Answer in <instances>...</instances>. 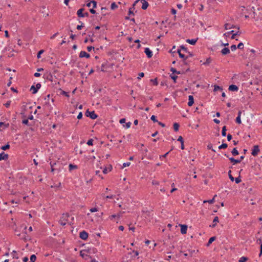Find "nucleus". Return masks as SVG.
<instances>
[{
  "label": "nucleus",
  "instance_id": "obj_62",
  "mask_svg": "<svg viewBox=\"0 0 262 262\" xmlns=\"http://www.w3.org/2000/svg\"><path fill=\"white\" fill-rule=\"evenodd\" d=\"M82 112H79L77 118L78 119H81L82 118Z\"/></svg>",
  "mask_w": 262,
  "mask_h": 262
},
{
  "label": "nucleus",
  "instance_id": "obj_47",
  "mask_svg": "<svg viewBox=\"0 0 262 262\" xmlns=\"http://www.w3.org/2000/svg\"><path fill=\"white\" fill-rule=\"evenodd\" d=\"M248 258L246 257L243 256L240 258L239 260V262H246Z\"/></svg>",
  "mask_w": 262,
  "mask_h": 262
},
{
  "label": "nucleus",
  "instance_id": "obj_20",
  "mask_svg": "<svg viewBox=\"0 0 262 262\" xmlns=\"http://www.w3.org/2000/svg\"><path fill=\"white\" fill-rule=\"evenodd\" d=\"M17 178H18L19 179V180H17V183H18L20 184L24 183V178L21 177V175L20 174V173H17Z\"/></svg>",
  "mask_w": 262,
  "mask_h": 262
},
{
  "label": "nucleus",
  "instance_id": "obj_50",
  "mask_svg": "<svg viewBox=\"0 0 262 262\" xmlns=\"http://www.w3.org/2000/svg\"><path fill=\"white\" fill-rule=\"evenodd\" d=\"M31 107H29V108H26V105H24L22 106V111L21 112H26V110H30Z\"/></svg>",
  "mask_w": 262,
  "mask_h": 262
},
{
  "label": "nucleus",
  "instance_id": "obj_22",
  "mask_svg": "<svg viewBox=\"0 0 262 262\" xmlns=\"http://www.w3.org/2000/svg\"><path fill=\"white\" fill-rule=\"evenodd\" d=\"M216 239V237L215 236H212V237H211L209 240H208V243H207L206 244V246L208 247L210 245V244L213 242H214L215 240Z\"/></svg>",
  "mask_w": 262,
  "mask_h": 262
},
{
  "label": "nucleus",
  "instance_id": "obj_33",
  "mask_svg": "<svg viewBox=\"0 0 262 262\" xmlns=\"http://www.w3.org/2000/svg\"><path fill=\"white\" fill-rule=\"evenodd\" d=\"M218 90L222 91L223 90L222 87H221L220 86H219V85H215L214 86V90H213V91H217Z\"/></svg>",
  "mask_w": 262,
  "mask_h": 262
},
{
  "label": "nucleus",
  "instance_id": "obj_15",
  "mask_svg": "<svg viewBox=\"0 0 262 262\" xmlns=\"http://www.w3.org/2000/svg\"><path fill=\"white\" fill-rule=\"evenodd\" d=\"M241 114H242L241 111H239L238 112L237 117H236V118L235 119V122L238 124H240L242 123L241 119Z\"/></svg>",
  "mask_w": 262,
  "mask_h": 262
},
{
  "label": "nucleus",
  "instance_id": "obj_39",
  "mask_svg": "<svg viewBox=\"0 0 262 262\" xmlns=\"http://www.w3.org/2000/svg\"><path fill=\"white\" fill-rule=\"evenodd\" d=\"M259 244H260V252H259V256L260 257L262 255V241L260 239H259Z\"/></svg>",
  "mask_w": 262,
  "mask_h": 262
},
{
  "label": "nucleus",
  "instance_id": "obj_5",
  "mask_svg": "<svg viewBox=\"0 0 262 262\" xmlns=\"http://www.w3.org/2000/svg\"><path fill=\"white\" fill-rule=\"evenodd\" d=\"M241 32L239 31V30H237V31L236 32H235L234 30H231L229 32H228L227 33H225L224 34V35H226V34H232V36L231 37V39H234L235 38V36H237V35H240L241 34Z\"/></svg>",
  "mask_w": 262,
  "mask_h": 262
},
{
  "label": "nucleus",
  "instance_id": "obj_56",
  "mask_svg": "<svg viewBox=\"0 0 262 262\" xmlns=\"http://www.w3.org/2000/svg\"><path fill=\"white\" fill-rule=\"evenodd\" d=\"M90 211L91 212H97L98 211V208H96V207H94V208H92L91 209H90Z\"/></svg>",
  "mask_w": 262,
  "mask_h": 262
},
{
  "label": "nucleus",
  "instance_id": "obj_46",
  "mask_svg": "<svg viewBox=\"0 0 262 262\" xmlns=\"http://www.w3.org/2000/svg\"><path fill=\"white\" fill-rule=\"evenodd\" d=\"M150 81L152 82L153 83V84L154 85H157L158 84V81H157V78H155V79H150Z\"/></svg>",
  "mask_w": 262,
  "mask_h": 262
},
{
  "label": "nucleus",
  "instance_id": "obj_25",
  "mask_svg": "<svg viewBox=\"0 0 262 262\" xmlns=\"http://www.w3.org/2000/svg\"><path fill=\"white\" fill-rule=\"evenodd\" d=\"M173 129L175 132H177L179 130V127H180V125L179 123H173Z\"/></svg>",
  "mask_w": 262,
  "mask_h": 262
},
{
  "label": "nucleus",
  "instance_id": "obj_27",
  "mask_svg": "<svg viewBox=\"0 0 262 262\" xmlns=\"http://www.w3.org/2000/svg\"><path fill=\"white\" fill-rule=\"evenodd\" d=\"M226 131H227L226 126H224L222 128V135L223 137H225L226 136Z\"/></svg>",
  "mask_w": 262,
  "mask_h": 262
},
{
  "label": "nucleus",
  "instance_id": "obj_37",
  "mask_svg": "<svg viewBox=\"0 0 262 262\" xmlns=\"http://www.w3.org/2000/svg\"><path fill=\"white\" fill-rule=\"evenodd\" d=\"M228 176H229V179H230V180L232 182H233L234 181V178L232 176V174H231V170H230L228 171Z\"/></svg>",
  "mask_w": 262,
  "mask_h": 262
},
{
  "label": "nucleus",
  "instance_id": "obj_55",
  "mask_svg": "<svg viewBox=\"0 0 262 262\" xmlns=\"http://www.w3.org/2000/svg\"><path fill=\"white\" fill-rule=\"evenodd\" d=\"M79 23H81V25H77L76 27V29L78 30H80L81 29V28L83 27V24L81 23V21H79Z\"/></svg>",
  "mask_w": 262,
  "mask_h": 262
},
{
  "label": "nucleus",
  "instance_id": "obj_1",
  "mask_svg": "<svg viewBox=\"0 0 262 262\" xmlns=\"http://www.w3.org/2000/svg\"><path fill=\"white\" fill-rule=\"evenodd\" d=\"M50 165L51 166V172H54L57 171L59 172L60 171V164L59 162H50Z\"/></svg>",
  "mask_w": 262,
  "mask_h": 262
},
{
  "label": "nucleus",
  "instance_id": "obj_63",
  "mask_svg": "<svg viewBox=\"0 0 262 262\" xmlns=\"http://www.w3.org/2000/svg\"><path fill=\"white\" fill-rule=\"evenodd\" d=\"M232 139V136L229 134L228 135H227V140L228 141H230Z\"/></svg>",
  "mask_w": 262,
  "mask_h": 262
},
{
  "label": "nucleus",
  "instance_id": "obj_19",
  "mask_svg": "<svg viewBox=\"0 0 262 262\" xmlns=\"http://www.w3.org/2000/svg\"><path fill=\"white\" fill-rule=\"evenodd\" d=\"M84 11L83 8H80L77 11V15L79 17H83V11Z\"/></svg>",
  "mask_w": 262,
  "mask_h": 262
},
{
  "label": "nucleus",
  "instance_id": "obj_9",
  "mask_svg": "<svg viewBox=\"0 0 262 262\" xmlns=\"http://www.w3.org/2000/svg\"><path fill=\"white\" fill-rule=\"evenodd\" d=\"M144 52L148 58H150L152 56V52L149 48H146L145 49Z\"/></svg>",
  "mask_w": 262,
  "mask_h": 262
},
{
  "label": "nucleus",
  "instance_id": "obj_17",
  "mask_svg": "<svg viewBox=\"0 0 262 262\" xmlns=\"http://www.w3.org/2000/svg\"><path fill=\"white\" fill-rule=\"evenodd\" d=\"M198 40V38L196 39H187L186 41L191 45H194Z\"/></svg>",
  "mask_w": 262,
  "mask_h": 262
},
{
  "label": "nucleus",
  "instance_id": "obj_7",
  "mask_svg": "<svg viewBox=\"0 0 262 262\" xmlns=\"http://www.w3.org/2000/svg\"><path fill=\"white\" fill-rule=\"evenodd\" d=\"M259 150L258 145H254L252 149L251 155L253 156H256Z\"/></svg>",
  "mask_w": 262,
  "mask_h": 262
},
{
  "label": "nucleus",
  "instance_id": "obj_14",
  "mask_svg": "<svg viewBox=\"0 0 262 262\" xmlns=\"http://www.w3.org/2000/svg\"><path fill=\"white\" fill-rule=\"evenodd\" d=\"M8 155L5 154L4 152H2L0 154V161L1 160H6L8 158Z\"/></svg>",
  "mask_w": 262,
  "mask_h": 262
},
{
  "label": "nucleus",
  "instance_id": "obj_52",
  "mask_svg": "<svg viewBox=\"0 0 262 262\" xmlns=\"http://www.w3.org/2000/svg\"><path fill=\"white\" fill-rule=\"evenodd\" d=\"M237 48H238L239 49H243L244 48V43L243 42H239L238 44Z\"/></svg>",
  "mask_w": 262,
  "mask_h": 262
},
{
  "label": "nucleus",
  "instance_id": "obj_12",
  "mask_svg": "<svg viewBox=\"0 0 262 262\" xmlns=\"http://www.w3.org/2000/svg\"><path fill=\"white\" fill-rule=\"evenodd\" d=\"M228 89L230 91L237 92L238 90V88L235 84H231L229 85Z\"/></svg>",
  "mask_w": 262,
  "mask_h": 262
},
{
  "label": "nucleus",
  "instance_id": "obj_44",
  "mask_svg": "<svg viewBox=\"0 0 262 262\" xmlns=\"http://www.w3.org/2000/svg\"><path fill=\"white\" fill-rule=\"evenodd\" d=\"M181 50H182L185 52H189L188 49L185 47L184 45H182L180 46Z\"/></svg>",
  "mask_w": 262,
  "mask_h": 262
},
{
  "label": "nucleus",
  "instance_id": "obj_61",
  "mask_svg": "<svg viewBox=\"0 0 262 262\" xmlns=\"http://www.w3.org/2000/svg\"><path fill=\"white\" fill-rule=\"evenodd\" d=\"M169 152H170V151H169L167 152L166 154H164V155H163L160 156V159H162V158H164L166 157V156L168 155V154H169Z\"/></svg>",
  "mask_w": 262,
  "mask_h": 262
},
{
  "label": "nucleus",
  "instance_id": "obj_43",
  "mask_svg": "<svg viewBox=\"0 0 262 262\" xmlns=\"http://www.w3.org/2000/svg\"><path fill=\"white\" fill-rule=\"evenodd\" d=\"M214 202V199L212 198V199L209 200H204L203 201V203H208L209 204H212Z\"/></svg>",
  "mask_w": 262,
  "mask_h": 262
},
{
  "label": "nucleus",
  "instance_id": "obj_35",
  "mask_svg": "<svg viewBox=\"0 0 262 262\" xmlns=\"http://www.w3.org/2000/svg\"><path fill=\"white\" fill-rule=\"evenodd\" d=\"M9 148H10V145L8 143L4 146H2L1 147V148L3 150H6L9 149Z\"/></svg>",
  "mask_w": 262,
  "mask_h": 262
},
{
  "label": "nucleus",
  "instance_id": "obj_18",
  "mask_svg": "<svg viewBox=\"0 0 262 262\" xmlns=\"http://www.w3.org/2000/svg\"><path fill=\"white\" fill-rule=\"evenodd\" d=\"M230 53V50L228 48H224L221 51V53L223 55H226Z\"/></svg>",
  "mask_w": 262,
  "mask_h": 262
},
{
  "label": "nucleus",
  "instance_id": "obj_11",
  "mask_svg": "<svg viewBox=\"0 0 262 262\" xmlns=\"http://www.w3.org/2000/svg\"><path fill=\"white\" fill-rule=\"evenodd\" d=\"M181 226V232L182 234H186L187 230V226L186 225H180Z\"/></svg>",
  "mask_w": 262,
  "mask_h": 262
},
{
  "label": "nucleus",
  "instance_id": "obj_60",
  "mask_svg": "<svg viewBox=\"0 0 262 262\" xmlns=\"http://www.w3.org/2000/svg\"><path fill=\"white\" fill-rule=\"evenodd\" d=\"M130 165V162L124 163L123 164L122 168L125 167L126 166H129Z\"/></svg>",
  "mask_w": 262,
  "mask_h": 262
},
{
  "label": "nucleus",
  "instance_id": "obj_53",
  "mask_svg": "<svg viewBox=\"0 0 262 262\" xmlns=\"http://www.w3.org/2000/svg\"><path fill=\"white\" fill-rule=\"evenodd\" d=\"M133 253H134V255L132 256L133 257H136L139 255V252L138 251L133 250Z\"/></svg>",
  "mask_w": 262,
  "mask_h": 262
},
{
  "label": "nucleus",
  "instance_id": "obj_59",
  "mask_svg": "<svg viewBox=\"0 0 262 262\" xmlns=\"http://www.w3.org/2000/svg\"><path fill=\"white\" fill-rule=\"evenodd\" d=\"M232 51H235L237 49V47L235 45H233L230 47Z\"/></svg>",
  "mask_w": 262,
  "mask_h": 262
},
{
  "label": "nucleus",
  "instance_id": "obj_40",
  "mask_svg": "<svg viewBox=\"0 0 262 262\" xmlns=\"http://www.w3.org/2000/svg\"><path fill=\"white\" fill-rule=\"evenodd\" d=\"M259 244H260V252H259V256L260 257L262 255V241L260 239H259Z\"/></svg>",
  "mask_w": 262,
  "mask_h": 262
},
{
  "label": "nucleus",
  "instance_id": "obj_29",
  "mask_svg": "<svg viewBox=\"0 0 262 262\" xmlns=\"http://www.w3.org/2000/svg\"><path fill=\"white\" fill-rule=\"evenodd\" d=\"M60 94L64 95L66 97H70V95H69L68 92H66L64 91H63V90H61V92L60 93Z\"/></svg>",
  "mask_w": 262,
  "mask_h": 262
},
{
  "label": "nucleus",
  "instance_id": "obj_24",
  "mask_svg": "<svg viewBox=\"0 0 262 262\" xmlns=\"http://www.w3.org/2000/svg\"><path fill=\"white\" fill-rule=\"evenodd\" d=\"M78 168L77 166L76 165H74L72 164H70L69 165V169L70 171H71L73 169H77Z\"/></svg>",
  "mask_w": 262,
  "mask_h": 262
},
{
  "label": "nucleus",
  "instance_id": "obj_38",
  "mask_svg": "<svg viewBox=\"0 0 262 262\" xmlns=\"http://www.w3.org/2000/svg\"><path fill=\"white\" fill-rule=\"evenodd\" d=\"M44 52L43 50H40L38 51V52L37 54V58L38 59H39L41 57V54H42Z\"/></svg>",
  "mask_w": 262,
  "mask_h": 262
},
{
  "label": "nucleus",
  "instance_id": "obj_54",
  "mask_svg": "<svg viewBox=\"0 0 262 262\" xmlns=\"http://www.w3.org/2000/svg\"><path fill=\"white\" fill-rule=\"evenodd\" d=\"M91 3H92V4H93V8H96L97 7V2L94 1V0H93V1H91Z\"/></svg>",
  "mask_w": 262,
  "mask_h": 262
},
{
  "label": "nucleus",
  "instance_id": "obj_6",
  "mask_svg": "<svg viewBox=\"0 0 262 262\" xmlns=\"http://www.w3.org/2000/svg\"><path fill=\"white\" fill-rule=\"evenodd\" d=\"M88 233L84 230H83L79 233V237L82 239L86 240L88 238Z\"/></svg>",
  "mask_w": 262,
  "mask_h": 262
},
{
  "label": "nucleus",
  "instance_id": "obj_48",
  "mask_svg": "<svg viewBox=\"0 0 262 262\" xmlns=\"http://www.w3.org/2000/svg\"><path fill=\"white\" fill-rule=\"evenodd\" d=\"M93 141L94 140L93 139H90L88 141L86 144L89 146H92L93 145Z\"/></svg>",
  "mask_w": 262,
  "mask_h": 262
},
{
  "label": "nucleus",
  "instance_id": "obj_10",
  "mask_svg": "<svg viewBox=\"0 0 262 262\" xmlns=\"http://www.w3.org/2000/svg\"><path fill=\"white\" fill-rule=\"evenodd\" d=\"M80 58L85 57L86 58H89L90 57V55L87 53L85 51H81L79 55Z\"/></svg>",
  "mask_w": 262,
  "mask_h": 262
},
{
  "label": "nucleus",
  "instance_id": "obj_23",
  "mask_svg": "<svg viewBox=\"0 0 262 262\" xmlns=\"http://www.w3.org/2000/svg\"><path fill=\"white\" fill-rule=\"evenodd\" d=\"M179 57L183 59L184 61V63L187 64V63L186 62L185 60L188 58V56H186L184 54H182V53H180Z\"/></svg>",
  "mask_w": 262,
  "mask_h": 262
},
{
  "label": "nucleus",
  "instance_id": "obj_49",
  "mask_svg": "<svg viewBox=\"0 0 262 262\" xmlns=\"http://www.w3.org/2000/svg\"><path fill=\"white\" fill-rule=\"evenodd\" d=\"M150 119L154 122H158V121L157 119L156 116L155 115H152Z\"/></svg>",
  "mask_w": 262,
  "mask_h": 262
},
{
  "label": "nucleus",
  "instance_id": "obj_41",
  "mask_svg": "<svg viewBox=\"0 0 262 262\" xmlns=\"http://www.w3.org/2000/svg\"><path fill=\"white\" fill-rule=\"evenodd\" d=\"M118 7V6L116 4L115 2H113L111 4V8L112 10H114L116 8H117Z\"/></svg>",
  "mask_w": 262,
  "mask_h": 262
},
{
  "label": "nucleus",
  "instance_id": "obj_51",
  "mask_svg": "<svg viewBox=\"0 0 262 262\" xmlns=\"http://www.w3.org/2000/svg\"><path fill=\"white\" fill-rule=\"evenodd\" d=\"M234 180L236 184L239 183L242 181L240 176H238L237 178L234 179Z\"/></svg>",
  "mask_w": 262,
  "mask_h": 262
},
{
  "label": "nucleus",
  "instance_id": "obj_8",
  "mask_svg": "<svg viewBox=\"0 0 262 262\" xmlns=\"http://www.w3.org/2000/svg\"><path fill=\"white\" fill-rule=\"evenodd\" d=\"M225 26V30H228V29H230L231 28H236L238 30H239V26H234L233 25H231L229 23H226L224 25Z\"/></svg>",
  "mask_w": 262,
  "mask_h": 262
},
{
  "label": "nucleus",
  "instance_id": "obj_34",
  "mask_svg": "<svg viewBox=\"0 0 262 262\" xmlns=\"http://www.w3.org/2000/svg\"><path fill=\"white\" fill-rule=\"evenodd\" d=\"M170 77H171V78L173 80V82H174V83H176V82H177L176 80H177V78H178V76H177L175 75L174 74H171V75H170Z\"/></svg>",
  "mask_w": 262,
  "mask_h": 262
},
{
  "label": "nucleus",
  "instance_id": "obj_16",
  "mask_svg": "<svg viewBox=\"0 0 262 262\" xmlns=\"http://www.w3.org/2000/svg\"><path fill=\"white\" fill-rule=\"evenodd\" d=\"M28 113L30 114V110H26V112H24L20 113L21 118L22 120L27 118V114Z\"/></svg>",
  "mask_w": 262,
  "mask_h": 262
},
{
  "label": "nucleus",
  "instance_id": "obj_30",
  "mask_svg": "<svg viewBox=\"0 0 262 262\" xmlns=\"http://www.w3.org/2000/svg\"><path fill=\"white\" fill-rule=\"evenodd\" d=\"M36 259V256L35 254H32L31 255L30 258V262H35Z\"/></svg>",
  "mask_w": 262,
  "mask_h": 262
},
{
  "label": "nucleus",
  "instance_id": "obj_57",
  "mask_svg": "<svg viewBox=\"0 0 262 262\" xmlns=\"http://www.w3.org/2000/svg\"><path fill=\"white\" fill-rule=\"evenodd\" d=\"M144 76V73L143 72L140 73L139 74V76L137 77L138 79H140L142 77Z\"/></svg>",
  "mask_w": 262,
  "mask_h": 262
},
{
  "label": "nucleus",
  "instance_id": "obj_32",
  "mask_svg": "<svg viewBox=\"0 0 262 262\" xmlns=\"http://www.w3.org/2000/svg\"><path fill=\"white\" fill-rule=\"evenodd\" d=\"M28 120L29 119H27V118H26L25 119H23L22 120V123L23 124L27 125H28V126L31 125V124L29 123Z\"/></svg>",
  "mask_w": 262,
  "mask_h": 262
},
{
  "label": "nucleus",
  "instance_id": "obj_42",
  "mask_svg": "<svg viewBox=\"0 0 262 262\" xmlns=\"http://www.w3.org/2000/svg\"><path fill=\"white\" fill-rule=\"evenodd\" d=\"M211 61V59L210 58H208L206 59V61L203 63L204 65H208Z\"/></svg>",
  "mask_w": 262,
  "mask_h": 262
},
{
  "label": "nucleus",
  "instance_id": "obj_36",
  "mask_svg": "<svg viewBox=\"0 0 262 262\" xmlns=\"http://www.w3.org/2000/svg\"><path fill=\"white\" fill-rule=\"evenodd\" d=\"M120 215L119 214L116 215V214H113L109 216V219L111 220H112L113 219L115 218L116 217H117L118 219L120 218Z\"/></svg>",
  "mask_w": 262,
  "mask_h": 262
},
{
  "label": "nucleus",
  "instance_id": "obj_21",
  "mask_svg": "<svg viewBox=\"0 0 262 262\" xmlns=\"http://www.w3.org/2000/svg\"><path fill=\"white\" fill-rule=\"evenodd\" d=\"M229 159L233 163V165L240 163V160L235 159L233 157L229 158Z\"/></svg>",
  "mask_w": 262,
  "mask_h": 262
},
{
  "label": "nucleus",
  "instance_id": "obj_13",
  "mask_svg": "<svg viewBox=\"0 0 262 262\" xmlns=\"http://www.w3.org/2000/svg\"><path fill=\"white\" fill-rule=\"evenodd\" d=\"M194 103V98L192 95H189L188 96V105L189 106H191Z\"/></svg>",
  "mask_w": 262,
  "mask_h": 262
},
{
  "label": "nucleus",
  "instance_id": "obj_31",
  "mask_svg": "<svg viewBox=\"0 0 262 262\" xmlns=\"http://www.w3.org/2000/svg\"><path fill=\"white\" fill-rule=\"evenodd\" d=\"M228 147V145L226 143H223L221 145L219 146L220 149H225Z\"/></svg>",
  "mask_w": 262,
  "mask_h": 262
},
{
  "label": "nucleus",
  "instance_id": "obj_26",
  "mask_svg": "<svg viewBox=\"0 0 262 262\" xmlns=\"http://www.w3.org/2000/svg\"><path fill=\"white\" fill-rule=\"evenodd\" d=\"M170 71L172 72V74H181V72L180 71H177L174 68H171Z\"/></svg>",
  "mask_w": 262,
  "mask_h": 262
},
{
  "label": "nucleus",
  "instance_id": "obj_4",
  "mask_svg": "<svg viewBox=\"0 0 262 262\" xmlns=\"http://www.w3.org/2000/svg\"><path fill=\"white\" fill-rule=\"evenodd\" d=\"M41 84L40 83H38L36 84V85H32L30 89V91L32 92L33 94H35L37 93L38 90L41 88Z\"/></svg>",
  "mask_w": 262,
  "mask_h": 262
},
{
  "label": "nucleus",
  "instance_id": "obj_3",
  "mask_svg": "<svg viewBox=\"0 0 262 262\" xmlns=\"http://www.w3.org/2000/svg\"><path fill=\"white\" fill-rule=\"evenodd\" d=\"M85 115L92 119H95L98 117V116L95 113V111H89V110H87L85 112Z\"/></svg>",
  "mask_w": 262,
  "mask_h": 262
},
{
  "label": "nucleus",
  "instance_id": "obj_58",
  "mask_svg": "<svg viewBox=\"0 0 262 262\" xmlns=\"http://www.w3.org/2000/svg\"><path fill=\"white\" fill-rule=\"evenodd\" d=\"M178 141H180L181 142V143L184 142L183 138L181 136L179 137V138L178 139Z\"/></svg>",
  "mask_w": 262,
  "mask_h": 262
},
{
  "label": "nucleus",
  "instance_id": "obj_64",
  "mask_svg": "<svg viewBox=\"0 0 262 262\" xmlns=\"http://www.w3.org/2000/svg\"><path fill=\"white\" fill-rule=\"evenodd\" d=\"M219 222V217H218L217 216H215V217L214 218L213 220V223H216H216H217V222Z\"/></svg>",
  "mask_w": 262,
  "mask_h": 262
},
{
  "label": "nucleus",
  "instance_id": "obj_2",
  "mask_svg": "<svg viewBox=\"0 0 262 262\" xmlns=\"http://www.w3.org/2000/svg\"><path fill=\"white\" fill-rule=\"evenodd\" d=\"M69 217L70 214L69 213H63L59 221V224L62 226H65L67 224Z\"/></svg>",
  "mask_w": 262,
  "mask_h": 262
},
{
  "label": "nucleus",
  "instance_id": "obj_45",
  "mask_svg": "<svg viewBox=\"0 0 262 262\" xmlns=\"http://www.w3.org/2000/svg\"><path fill=\"white\" fill-rule=\"evenodd\" d=\"M31 112L30 111V113H28L27 114V119H28L29 120H32L34 118V117L31 114Z\"/></svg>",
  "mask_w": 262,
  "mask_h": 262
},
{
  "label": "nucleus",
  "instance_id": "obj_28",
  "mask_svg": "<svg viewBox=\"0 0 262 262\" xmlns=\"http://www.w3.org/2000/svg\"><path fill=\"white\" fill-rule=\"evenodd\" d=\"M231 153L233 155V156H237L239 154V152L236 148H234L232 149Z\"/></svg>",
  "mask_w": 262,
  "mask_h": 262
}]
</instances>
